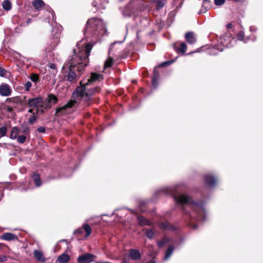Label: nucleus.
Here are the masks:
<instances>
[{"instance_id": "nucleus-4", "label": "nucleus", "mask_w": 263, "mask_h": 263, "mask_svg": "<svg viewBox=\"0 0 263 263\" xmlns=\"http://www.w3.org/2000/svg\"><path fill=\"white\" fill-rule=\"evenodd\" d=\"M106 32V28L103 21L94 17L89 19L84 30L85 37H92L94 43L100 40V37L104 35Z\"/></svg>"}, {"instance_id": "nucleus-24", "label": "nucleus", "mask_w": 263, "mask_h": 263, "mask_svg": "<svg viewBox=\"0 0 263 263\" xmlns=\"http://www.w3.org/2000/svg\"><path fill=\"white\" fill-rule=\"evenodd\" d=\"M69 259V256L66 254H62L58 258V261L61 263H66Z\"/></svg>"}, {"instance_id": "nucleus-14", "label": "nucleus", "mask_w": 263, "mask_h": 263, "mask_svg": "<svg viewBox=\"0 0 263 263\" xmlns=\"http://www.w3.org/2000/svg\"><path fill=\"white\" fill-rule=\"evenodd\" d=\"M47 101L48 102V104L45 107L46 108H50L52 105L56 104L57 103L58 99L54 95L50 94L47 97Z\"/></svg>"}, {"instance_id": "nucleus-12", "label": "nucleus", "mask_w": 263, "mask_h": 263, "mask_svg": "<svg viewBox=\"0 0 263 263\" xmlns=\"http://www.w3.org/2000/svg\"><path fill=\"white\" fill-rule=\"evenodd\" d=\"M128 256L132 259L135 260H139L141 257V255L139 251L137 249H130L129 251Z\"/></svg>"}, {"instance_id": "nucleus-49", "label": "nucleus", "mask_w": 263, "mask_h": 263, "mask_svg": "<svg viewBox=\"0 0 263 263\" xmlns=\"http://www.w3.org/2000/svg\"><path fill=\"white\" fill-rule=\"evenodd\" d=\"M13 110V108L10 107V106H8L7 107V111H8V112H11Z\"/></svg>"}, {"instance_id": "nucleus-20", "label": "nucleus", "mask_w": 263, "mask_h": 263, "mask_svg": "<svg viewBox=\"0 0 263 263\" xmlns=\"http://www.w3.org/2000/svg\"><path fill=\"white\" fill-rule=\"evenodd\" d=\"M142 231H145L146 236L150 239H152L154 237L155 234L156 233V230H154L153 229H148L146 228H143L142 229Z\"/></svg>"}, {"instance_id": "nucleus-18", "label": "nucleus", "mask_w": 263, "mask_h": 263, "mask_svg": "<svg viewBox=\"0 0 263 263\" xmlns=\"http://www.w3.org/2000/svg\"><path fill=\"white\" fill-rule=\"evenodd\" d=\"M139 224L141 226H151L152 222L145 217L142 216H139L137 218Z\"/></svg>"}, {"instance_id": "nucleus-7", "label": "nucleus", "mask_w": 263, "mask_h": 263, "mask_svg": "<svg viewBox=\"0 0 263 263\" xmlns=\"http://www.w3.org/2000/svg\"><path fill=\"white\" fill-rule=\"evenodd\" d=\"M27 104L30 107H39L43 106V99L41 97L30 99L28 100Z\"/></svg>"}, {"instance_id": "nucleus-19", "label": "nucleus", "mask_w": 263, "mask_h": 263, "mask_svg": "<svg viewBox=\"0 0 263 263\" xmlns=\"http://www.w3.org/2000/svg\"><path fill=\"white\" fill-rule=\"evenodd\" d=\"M185 38L186 42L190 44H193L196 42V38L192 32H187L185 35Z\"/></svg>"}, {"instance_id": "nucleus-33", "label": "nucleus", "mask_w": 263, "mask_h": 263, "mask_svg": "<svg viewBox=\"0 0 263 263\" xmlns=\"http://www.w3.org/2000/svg\"><path fill=\"white\" fill-rule=\"evenodd\" d=\"M48 67L51 70H52V73L55 74L57 72L55 65L53 63H50L48 65Z\"/></svg>"}, {"instance_id": "nucleus-32", "label": "nucleus", "mask_w": 263, "mask_h": 263, "mask_svg": "<svg viewBox=\"0 0 263 263\" xmlns=\"http://www.w3.org/2000/svg\"><path fill=\"white\" fill-rule=\"evenodd\" d=\"M113 63V60L111 58L108 59L105 63L104 67L108 68L112 66Z\"/></svg>"}, {"instance_id": "nucleus-30", "label": "nucleus", "mask_w": 263, "mask_h": 263, "mask_svg": "<svg viewBox=\"0 0 263 263\" xmlns=\"http://www.w3.org/2000/svg\"><path fill=\"white\" fill-rule=\"evenodd\" d=\"M215 50H218V51H222L223 50V48L220 47L219 46L214 47L213 49H211V51L210 52V54L215 55V54H217V52H215Z\"/></svg>"}, {"instance_id": "nucleus-21", "label": "nucleus", "mask_w": 263, "mask_h": 263, "mask_svg": "<svg viewBox=\"0 0 263 263\" xmlns=\"http://www.w3.org/2000/svg\"><path fill=\"white\" fill-rule=\"evenodd\" d=\"M32 178H33V181H34L35 185L37 187L41 186L42 183H41V180L39 174L34 173L32 175Z\"/></svg>"}, {"instance_id": "nucleus-56", "label": "nucleus", "mask_w": 263, "mask_h": 263, "mask_svg": "<svg viewBox=\"0 0 263 263\" xmlns=\"http://www.w3.org/2000/svg\"><path fill=\"white\" fill-rule=\"evenodd\" d=\"M154 72L155 73L156 72V69H155L154 70Z\"/></svg>"}, {"instance_id": "nucleus-13", "label": "nucleus", "mask_w": 263, "mask_h": 263, "mask_svg": "<svg viewBox=\"0 0 263 263\" xmlns=\"http://www.w3.org/2000/svg\"><path fill=\"white\" fill-rule=\"evenodd\" d=\"M1 238L3 240L7 241H11L18 239L17 236L11 233H5L1 236Z\"/></svg>"}, {"instance_id": "nucleus-36", "label": "nucleus", "mask_w": 263, "mask_h": 263, "mask_svg": "<svg viewBox=\"0 0 263 263\" xmlns=\"http://www.w3.org/2000/svg\"><path fill=\"white\" fill-rule=\"evenodd\" d=\"M30 79L32 82H36L39 80V76L36 74H32L30 76Z\"/></svg>"}, {"instance_id": "nucleus-11", "label": "nucleus", "mask_w": 263, "mask_h": 263, "mask_svg": "<svg viewBox=\"0 0 263 263\" xmlns=\"http://www.w3.org/2000/svg\"><path fill=\"white\" fill-rule=\"evenodd\" d=\"M158 226L162 230L174 231L175 229V227L167 221L160 222Z\"/></svg>"}, {"instance_id": "nucleus-28", "label": "nucleus", "mask_w": 263, "mask_h": 263, "mask_svg": "<svg viewBox=\"0 0 263 263\" xmlns=\"http://www.w3.org/2000/svg\"><path fill=\"white\" fill-rule=\"evenodd\" d=\"M174 249V248L172 246H170L168 247L165 252V255L164 257V259L165 260L167 259L171 256L173 252Z\"/></svg>"}, {"instance_id": "nucleus-52", "label": "nucleus", "mask_w": 263, "mask_h": 263, "mask_svg": "<svg viewBox=\"0 0 263 263\" xmlns=\"http://www.w3.org/2000/svg\"><path fill=\"white\" fill-rule=\"evenodd\" d=\"M28 112H30V113H32V114H33V109H31H31H29L28 110Z\"/></svg>"}, {"instance_id": "nucleus-50", "label": "nucleus", "mask_w": 263, "mask_h": 263, "mask_svg": "<svg viewBox=\"0 0 263 263\" xmlns=\"http://www.w3.org/2000/svg\"><path fill=\"white\" fill-rule=\"evenodd\" d=\"M115 44H116V42H114V43H112V44L110 45V48H109V52H111V49H112V48L113 46H114Z\"/></svg>"}, {"instance_id": "nucleus-46", "label": "nucleus", "mask_w": 263, "mask_h": 263, "mask_svg": "<svg viewBox=\"0 0 263 263\" xmlns=\"http://www.w3.org/2000/svg\"><path fill=\"white\" fill-rule=\"evenodd\" d=\"M37 130L39 133H44L46 132L45 128L42 126L39 127Z\"/></svg>"}, {"instance_id": "nucleus-41", "label": "nucleus", "mask_w": 263, "mask_h": 263, "mask_svg": "<svg viewBox=\"0 0 263 263\" xmlns=\"http://www.w3.org/2000/svg\"><path fill=\"white\" fill-rule=\"evenodd\" d=\"M7 71L3 69V68L0 67V76L1 77H4L6 76Z\"/></svg>"}, {"instance_id": "nucleus-25", "label": "nucleus", "mask_w": 263, "mask_h": 263, "mask_svg": "<svg viewBox=\"0 0 263 263\" xmlns=\"http://www.w3.org/2000/svg\"><path fill=\"white\" fill-rule=\"evenodd\" d=\"M2 6L5 10L9 11L12 8V4L9 0H5L2 3Z\"/></svg>"}, {"instance_id": "nucleus-1", "label": "nucleus", "mask_w": 263, "mask_h": 263, "mask_svg": "<svg viewBox=\"0 0 263 263\" xmlns=\"http://www.w3.org/2000/svg\"><path fill=\"white\" fill-rule=\"evenodd\" d=\"M183 186L177 184L173 186L165 187L159 192L172 196L177 204L182 206L183 212L187 216V218L196 219L198 221L205 220V210L202 203L193 202L192 199L186 194H180Z\"/></svg>"}, {"instance_id": "nucleus-27", "label": "nucleus", "mask_w": 263, "mask_h": 263, "mask_svg": "<svg viewBox=\"0 0 263 263\" xmlns=\"http://www.w3.org/2000/svg\"><path fill=\"white\" fill-rule=\"evenodd\" d=\"M83 230L86 232L85 237L89 236L91 233V229L87 223H85L83 225Z\"/></svg>"}, {"instance_id": "nucleus-40", "label": "nucleus", "mask_w": 263, "mask_h": 263, "mask_svg": "<svg viewBox=\"0 0 263 263\" xmlns=\"http://www.w3.org/2000/svg\"><path fill=\"white\" fill-rule=\"evenodd\" d=\"M225 2V0H214L215 4L216 6H221Z\"/></svg>"}, {"instance_id": "nucleus-54", "label": "nucleus", "mask_w": 263, "mask_h": 263, "mask_svg": "<svg viewBox=\"0 0 263 263\" xmlns=\"http://www.w3.org/2000/svg\"><path fill=\"white\" fill-rule=\"evenodd\" d=\"M231 24H228V25L227 27H228V28H231Z\"/></svg>"}, {"instance_id": "nucleus-26", "label": "nucleus", "mask_w": 263, "mask_h": 263, "mask_svg": "<svg viewBox=\"0 0 263 263\" xmlns=\"http://www.w3.org/2000/svg\"><path fill=\"white\" fill-rule=\"evenodd\" d=\"M43 5L44 3L42 0H35L32 2V5L36 9H40Z\"/></svg>"}, {"instance_id": "nucleus-16", "label": "nucleus", "mask_w": 263, "mask_h": 263, "mask_svg": "<svg viewBox=\"0 0 263 263\" xmlns=\"http://www.w3.org/2000/svg\"><path fill=\"white\" fill-rule=\"evenodd\" d=\"M211 3L209 0H203L202 2V7L199 11V14H202L206 12L207 10L211 7Z\"/></svg>"}, {"instance_id": "nucleus-43", "label": "nucleus", "mask_w": 263, "mask_h": 263, "mask_svg": "<svg viewBox=\"0 0 263 263\" xmlns=\"http://www.w3.org/2000/svg\"><path fill=\"white\" fill-rule=\"evenodd\" d=\"M83 233V229H81V228H79L76 230H75L73 232V233L74 234H81Z\"/></svg>"}, {"instance_id": "nucleus-51", "label": "nucleus", "mask_w": 263, "mask_h": 263, "mask_svg": "<svg viewBox=\"0 0 263 263\" xmlns=\"http://www.w3.org/2000/svg\"><path fill=\"white\" fill-rule=\"evenodd\" d=\"M29 128H26L24 130V132L25 133H29Z\"/></svg>"}, {"instance_id": "nucleus-55", "label": "nucleus", "mask_w": 263, "mask_h": 263, "mask_svg": "<svg viewBox=\"0 0 263 263\" xmlns=\"http://www.w3.org/2000/svg\"><path fill=\"white\" fill-rule=\"evenodd\" d=\"M196 228H197L196 225H194V226H193V228H194V229H196Z\"/></svg>"}, {"instance_id": "nucleus-47", "label": "nucleus", "mask_w": 263, "mask_h": 263, "mask_svg": "<svg viewBox=\"0 0 263 263\" xmlns=\"http://www.w3.org/2000/svg\"><path fill=\"white\" fill-rule=\"evenodd\" d=\"M7 257L5 255H3L2 257L0 256V262H5L7 260Z\"/></svg>"}, {"instance_id": "nucleus-3", "label": "nucleus", "mask_w": 263, "mask_h": 263, "mask_svg": "<svg viewBox=\"0 0 263 263\" xmlns=\"http://www.w3.org/2000/svg\"><path fill=\"white\" fill-rule=\"evenodd\" d=\"M102 79L103 77L101 74L92 73L91 77L87 79V82L81 81V85L78 86L73 92V97L74 98L76 96L80 97L81 102L85 106H89L94 101L95 98L93 96L99 92L101 90L99 87H92L90 85L92 83L97 81L99 82Z\"/></svg>"}, {"instance_id": "nucleus-38", "label": "nucleus", "mask_w": 263, "mask_h": 263, "mask_svg": "<svg viewBox=\"0 0 263 263\" xmlns=\"http://www.w3.org/2000/svg\"><path fill=\"white\" fill-rule=\"evenodd\" d=\"M245 37L244 32L242 31H240L237 34V40L239 41H243V39Z\"/></svg>"}, {"instance_id": "nucleus-9", "label": "nucleus", "mask_w": 263, "mask_h": 263, "mask_svg": "<svg viewBox=\"0 0 263 263\" xmlns=\"http://www.w3.org/2000/svg\"><path fill=\"white\" fill-rule=\"evenodd\" d=\"M11 89L8 84L3 83L0 85V95L2 96L7 97L10 96Z\"/></svg>"}, {"instance_id": "nucleus-8", "label": "nucleus", "mask_w": 263, "mask_h": 263, "mask_svg": "<svg viewBox=\"0 0 263 263\" xmlns=\"http://www.w3.org/2000/svg\"><path fill=\"white\" fill-rule=\"evenodd\" d=\"M204 179L205 184L210 187H213L217 182L216 178L210 174L205 175Z\"/></svg>"}, {"instance_id": "nucleus-22", "label": "nucleus", "mask_w": 263, "mask_h": 263, "mask_svg": "<svg viewBox=\"0 0 263 263\" xmlns=\"http://www.w3.org/2000/svg\"><path fill=\"white\" fill-rule=\"evenodd\" d=\"M153 2L156 3V9L157 10H159L160 9L163 8L166 2V0H151Z\"/></svg>"}, {"instance_id": "nucleus-35", "label": "nucleus", "mask_w": 263, "mask_h": 263, "mask_svg": "<svg viewBox=\"0 0 263 263\" xmlns=\"http://www.w3.org/2000/svg\"><path fill=\"white\" fill-rule=\"evenodd\" d=\"M26 137L25 136L21 135L17 137V142L20 143H23L26 141Z\"/></svg>"}, {"instance_id": "nucleus-23", "label": "nucleus", "mask_w": 263, "mask_h": 263, "mask_svg": "<svg viewBox=\"0 0 263 263\" xmlns=\"http://www.w3.org/2000/svg\"><path fill=\"white\" fill-rule=\"evenodd\" d=\"M19 128L17 127H14L11 130V133L10 134V138L12 139H15L17 138V136L19 134Z\"/></svg>"}, {"instance_id": "nucleus-10", "label": "nucleus", "mask_w": 263, "mask_h": 263, "mask_svg": "<svg viewBox=\"0 0 263 263\" xmlns=\"http://www.w3.org/2000/svg\"><path fill=\"white\" fill-rule=\"evenodd\" d=\"M53 34V41L52 45L49 50H52L55 46H57L59 42V37L60 36V32L59 28H54L52 30Z\"/></svg>"}, {"instance_id": "nucleus-6", "label": "nucleus", "mask_w": 263, "mask_h": 263, "mask_svg": "<svg viewBox=\"0 0 263 263\" xmlns=\"http://www.w3.org/2000/svg\"><path fill=\"white\" fill-rule=\"evenodd\" d=\"M77 103L78 102L76 101V100H70L65 105L57 109L56 112L57 114L61 112V115L67 114L68 112V111L67 110L68 109H70L73 107H75Z\"/></svg>"}, {"instance_id": "nucleus-37", "label": "nucleus", "mask_w": 263, "mask_h": 263, "mask_svg": "<svg viewBox=\"0 0 263 263\" xmlns=\"http://www.w3.org/2000/svg\"><path fill=\"white\" fill-rule=\"evenodd\" d=\"M31 86H32V84H31V82L27 81V82H26L25 84H24V87H25V90L29 91L30 87H31Z\"/></svg>"}, {"instance_id": "nucleus-34", "label": "nucleus", "mask_w": 263, "mask_h": 263, "mask_svg": "<svg viewBox=\"0 0 263 263\" xmlns=\"http://www.w3.org/2000/svg\"><path fill=\"white\" fill-rule=\"evenodd\" d=\"M7 133V128L5 126H3L0 128V138L4 136Z\"/></svg>"}, {"instance_id": "nucleus-39", "label": "nucleus", "mask_w": 263, "mask_h": 263, "mask_svg": "<svg viewBox=\"0 0 263 263\" xmlns=\"http://www.w3.org/2000/svg\"><path fill=\"white\" fill-rule=\"evenodd\" d=\"M174 62V60H171V61H168L164 62L162 63H161L159 65V66H160V67H164V66H167V65H169L171 64Z\"/></svg>"}, {"instance_id": "nucleus-45", "label": "nucleus", "mask_w": 263, "mask_h": 263, "mask_svg": "<svg viewBox=\"0 0 263 263\" xmlns=\"http://www.w3.org/2000/svg\"><path fill=\"white\" fill-rule=\"evenodd\" d=\"M130 258L129 256H125L122 263H129Z\"/></svg>"}, {"instance_id": "nucleus-17", "label": "nucleus", "mask_w": 263, "mask_h": 263, "mask_svg": "<svg viewBox=\"0 0 263 263\" xmlns=\"http://www.w3.org/2000/svg\"><path fill=\"white\" fill-rule=\"evenodd\" d=\"M108 0H95L92 3L93 7H97L101 9H105L106 4H108Z\"/></svg>"}, {"instance_id": "nucleus-53", "label": "nucleus", "mask_w": 263, "mask_h": 263, "mask_svg": "<svg viewBox=\"0 0 263 263\" xmlns=\"http://www.w3.org/2000/svg\"><path fill=\"white\" fill-rule=\"evenodd\" d=\"M148 263H156V262L154 260H152L148 261Z\"/></svg>"}, {"instance_id": "nucleus-2", "label": "nucleus", "mask_w": 263, "mask_h": 263, "mask_svg": "<svg viewBox=\"0 0 263 263\" xmlns=\"http://www.w3.org/2000/svg\"><path fill=\"white\" fill-rule=\"evenodd\" d=\"M82 41L77 44L78 52L76 49H73V54L71 59L63 65L62 70L64 79L71 82H75L78 80V74L75 72L77 70L80 76L82 71L88 63V57L93 45L89 43L87 44Z\"/></svg>"}, {"instance_id": "nucleus-44", "label": "nucleus", "mask_w": 263, "mask_h": 263, "mask_svg": "<svg viewBox=\"0 0 263 263\" xmlns=\"http://www.w3.org/2000/svg\"><path fill=\"white\" fill-rule=\"evenodd\" d=\"M152 85L154 87H156L157 86V80L156 77L152 79Z\"/></svg>"}, {"instance_id": "nucleus-31", "label": "nucleus", "mask_w": 263, "mask_h": 263, "mask_svg": "<svg viewBox=\"0 0 263 263\" xmlns=\"http://www.w3.org/2000/svg\"><path fill=\"white\" fill-rule=\"evenodd\" d=\"M37 119L36 115L33 113V114L30 116V117L28 119V122L30 124H33L35 122V120Z\"/></svg>"}, {"instance_id": "nucleus-29", "label": "nucleus", "mask_w": 263, "mask_h": 263, "mask_svg": "<svg viewBox=\"0 0 263 263\" xmlns=\"http://www.w3.org/2000/svg\"><path fill=\"white\" fill-rule=\"evenodd\" d=\"M187 48L186 45L185 43H182L180 44V47L177 50L178 52H181L184 53Z\"/></svg>"}, {"instance_id": "nucleus-15", "label": "nucleus", "mask_w": 263, "mask_h": 263, "mask_svg": "<svg viewBox=\"0 0 263 263\" xmlns=\"http://www.w3.org/2000/svg\"><path fill=\"white\" fill-rule=\"evenodd\" d=\"M33 255L35 258L39 261L44 262L46 259L44 256L43 253L40 250H35L33 251Z\"/></svg>"}, {"instance_id": "nucleus-5", "label": "nucleus", "mask_w": 263, "mask_h": 263, "mask_svg": "<svg viewBox=\"0 0 263 263\" xmlns=\"http://www.w3.org/2000/svg\"><path fill=\"white\" fill-rule=\"evenodd\" d=\"M97 257L95 255L86 253L81 255L78 257V263H91L95 260Z\"/></svg>"}, {"instance_id": "nucleus-48", "label": "nucleus", "mask_w": 263, "mask_h": 263, "mask_svg": "<svg viewBox=\"0 0 263 263\" xmlns=\"http://www.w3.org/2000/svg\"><path fill=\"white\" fill-rule=\"evenodd\" d=\"M10 99L12 100L13 102H17L19 101V98L18 97L12 98Z\"/></svg>"}, {"instance_id": "nucleus-42", "label": "nucleus", "mask_w": 263, "mask_h": 263, "mask_svg": "<svg viewBox=\"0 0 263 263\" xmlns=\"http://www.w3.org/2000/svg\"><path fill=\"white\" fill-rule=\"evenodd\" d=\"M165 243H166L165 240L163 239V240H162L161 241H158V243H157V245H158V246L160 248H161V247H163L164 246Z\"/></svg>"}]
</instances>
